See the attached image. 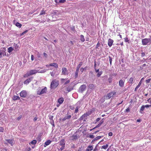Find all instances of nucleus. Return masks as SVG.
I'll list each match as a JSON object with an SVG mask.
<instances>
[{"mask_svg": "<svg viewBox=\"0 0 151 151\" xmlns=\"http://www.w3.org/2000/svg\"><path fill=\"white\" fill-rule=\"evenodd\" d=\"M0 51L1 52H2V54L3 55V56L6 55V52L4 50H0Z\"/></svg>", "mask_w": 151, "mask_h": 151, "instance_id": "72a5a7b5", "label": "nucleus"}, {"mask_svg": "<svg viewBox=\"0 0 151 151\" xmlns=\"http://www.w3.org/2000/svg\"><path fill=\"white\" fill-rule=\"evenodd\" d=\"M39 72L37 70H30L29 72V73L30 75L35 74L36 73Z\"/></svg>", "mask_w": 151, "mask_h": 151, "instance_id": "9d476101", "label": "nucleus"}, {"mask_svg": "<svg viewBox=\"0 0 151 151\" xmlns=\"http://www.w3.org/2000/svg\"><path fill=\"white\" fill-rule=\"evenodd\" d=\"M112 78H109L108 79V81L109 83H111V82L112 81Z\"/></svg>", "mask_w": 151, "mask_h": 151, "instance_id": "49530a36", "label": "nucleus"}, {"mask_svg": "<svg viewBox=\"0 0 151 151\" xmlns=\"http://www.w3.org/2000/svg\"><path fill=\"white\" fill-rule=\"evenodd\" d=\"M51 141L50 140H48L45 142V144L46 145V146H47L49 145Z\"/></svg>", "mask_w": 151, "mask_h": 151, "instance_id": "c756f323", "label": "nucleus"}, {"mask_svg": "<svg viewBox=\"0 0 151 151\" xmlns=\"http://www.w3.org/2000/svg\"><path fill=\"white\" fill-rule=\"evenodd\" d=\"M86 151H91V150H90V149L88 147H87V149L86 150Z\"/></svg>", "mask_w": 151, "mask_h": 151, "instance_id": "774afa93", "label": "nucleus"}, {"mask_svg": "<svg viewBox=\"0 0 151 151\" xmlns=\"http://www.w3.org/2000/svg\"><path fill=\"white\" fill-rule=\"evenodd\" d=\"M50 66H54L56 68H57L58 67V64L56 63H51L49 65Z\"/></svg>", "mask_w": 151, "mask_h": 151, "instance_id": "2eb2a0df", "label": "nucleus"}, {"mask_svg": "<svg viewBox=\"0 0 151 151\" xmlns=\"http://www.w3.org/2000/svg\"><path fill=\"white\" fill-rule=\"evenodd\" d=\"M79 70L76 69L75 73V78H77L78 77V74L79 72Z\"/></svg>", "mask_w": 151, "mask_h": 151, "instance_id": "a878e982", "label": "nucleus"}, {"mask_svg": "<svg viewBox=\"0 0 151 151\" xmlns=\"http://www.w3.org/2000/svg\"><path fill=\"white\" fill-rule=\"evenodd\" d=\"M142 83V82L141 81H140L139 83L138 84V85L137 86L139 88V87L140 86V85H141Z\"/></svg>", "mask_w": 151, "mask_h": 151, "instance_id": "6e6d98bb", "label": "nucleus"}, {"mask_svg": "<svg viewBox=\"0 0 151 151\" xmlns=\"http://www.w3.org/2000/svg\"><path fill=\"white\" fill-rule=\"evenodd\" d=\"M102 72L101 71L98 72L97 74V76L98 77H99L102 74Z\"/></svg>", "mask_w": 151, "mask_h": 151, "instance_id": "473e14b6", "label": "nucleus"}, {"mask_svg": "<svg viewBox=\"0 0 151 151\" xmlns=\"http://www.w3.org/2000/svg\"><path fill=\"white\" fill-rule=\"evenodd\" d=\"M150 80H151V79H150V78L149 79L146 80V83H149Z\"/></svg>", "mask_w": 151, "mask_h": 151, "instance_id": "e2e57ef3", "label": "nucleus"}, {"mask_svg": "<svg viewBox=\"0 0 151 151\" xmlns=\"http://www.w3.org/2000/svg\"><path fill=\"white\" fill-rule=\"evenodd\" d=\"M20 95L21 97L25 98L27 96V93L26 91L23 90L20 92Z\"/></svg>", "mask_w": 151, "mask_h": 151, "instance_id": "6e6552de", "label": "nucleus"}, {"mask_svg": "<svg viewBox=\"0 0 151 151\" xmlns=\"http://www.w3.org/2000/svg\"><path fill=\"white\" fill-rule=\"evenodd\" d=\"M58 11L57 10H55L53 11L50 14V15H51L52 17V19L51 20V21H55V19H54L55 17V15H58Z\"/></svg>", "mask_w": 151, "mask_h": 151, "instance_id": "20e7f679", "label": "nucleus"}, {"mask_svg": "<svg viewBox=\"0 0 151 151\" xmlns=\"http://www.w3.org/2000/svg\"><path fill=\"white\" fill-rule=\"evenodd\" d=\"M60 145L62 146H65V143L64 139H62L60 141Z\"/></svg>", "mask_w": 151, "mask_h": 151, "instance_id": "f3484780", "label": "nucleus"}, {"mask_svg": "<svg viewBox=\"0 0 151 151\" xmlns=\"http://www.w3.org/2000/svg\"><path fill=\"white\" fill-rule=\"evenodd\" d=\"M45 12H46L44 10V9L43 10H42L41 11L39 15H43V14H45Z\"/></svg>", "mask_w": 151, "mask_h": 151, "instance_id": "7c9ffc66", "label": "nucleus"}, {"mask_svg": "<svg viewBox=\"0 0 151 151\" xmlns=\"http://www.w3.org/2000/svg\"><path fill=\"white\" fill-rule=\"evenodd\" d=\"M108 147V144H106V145H103L102 146V148L104 149H106Z\"/></svg>", "mask_w": 151, "mask_h": 151, "instance_id": "4c0bfd02", "label": "nucleus"}, {"mask_svg": "<svg viewBox=\"0 0 151 151\" xmlns=\"http://www.w3.org/2000/svg\"><path fill=\"white\" fill-rule=\"evenodd\" d=\"M62 73L64 75H68L69 74V72L65 67H63L62 68Z\"/></svg>", "mask_w": 151, "mask_h": 151, "instance_id": "0eeeda50", "label": "nucleus"}, {"mask_svg": "<svg viewBox=\"0 0 151 151\" xmlns=\"http://www.w3.org/2000/svg\"><path fill=\"white\" fill-rule=\"evenodd\" d=\"M133 79L132 78H131L129 80V83H132Z\"/></svg>", "mask_w": 151, "mask_h": 151, "instance_id": "58836bf2", "label": "nucleus"}, {"mask_svg": "<svg viewBox=\"0 0 151 151\" xmlns=\"http://www.w3.org/2000/svg\"><path fill=\"white\" fill-rule=\"evenodd\" d=\"M36 54L38 58H40V57L41 55L39 52H37Z\"/></svg>", "mask_w": 151, "mask_h": 151, "instance_id": "37998d69", "label": "nucleus"}, {"mask_svg": "<svg viewBox=\"0 0 151 151\" xmlns=\"http://www.w3.org/2000/svg\"><path fill=\"white\" fill-rule=\"evenodd\" d=\"M65 1V0H60L59 1V3H64Z\"/></svg>", "mask_w": 151, "mask_h": 151, "instance_id": "a18cd8bd", "label": "nucleus"}, {"mask_svg": "<svg viewBox=\"0 0 151 151\" xmlns=\"http://www.w3.org/2000/svg\"><path fill=\"white\" fill-rule=\"evenodd\" d=\"M71 29L72 30L74 31L75 30V27L74 26H72L71 27Z\"/></svg>", "mask_w": 151, "mask_h": 151, "instance_id": "864d4df0", "label": "nucleus"}, {"mask_svg": "<svg viewBox=\"0 0 151 151\" xmlns=\"http://www.w3.org/2000/svg\"><path fill=\"white\" fill-rule=\"evenodd\" d=\"M43 55L45 58L47 57V54L45 52H44L43 53Z\"/></svg>", "mask_w": 151, "mask_h": 151, "instance_id": "69168bd1", "label": "nucleus"}, {"mask_svg": "<svg viewBox=\"0 0 151 151\" xmlns=\"http://www.w3.org/2000/svg\"><path fill=\"white\" fill-rule=\"evenodd\" d=\"M145 55V54L144 52H142L141 53V56L142 57Z\"/></svg>", "mask_w": 151, "mask_h": 151, "instance_id": "680f3d73", "label": "nucleus"}, {"mask_svg": "<svg viewBox=\"0 0 151 151\" xmlns=\"http://www.w3.org/2000/svg\"><path fill=\"white\" fill-rule=\"evenodd\" d=\"M55 72H54L53 71L52 72H50V73L51 76L52 77L54 76H55Z\"/></svg>", "mask_w": 151, "mask_h": 151, "instance_id": "c03bdc74", "label": "nucleus"}, {"mask_svg": "<svg viewBox=\"0 0 151 151\" xmlns=\"http://www.w3.org/2000/svg\"><path fill=\"white\" fill-rule=\"evenodd\" d=\"M16 25L17 27H19V28H20L21 27V26H22V24L19 23L18 22H17L16 24Z\"/></svg>", "mask_w": 151, "mask_h": 151, "instance_id": "f704fd0d", "label": "nucleus"}, {"mask_svg": "<svg viewBox=\"0 0 151 151\" xmlns=\"http://www.w3.org/2000/svg\"><path fill=\"white\" fill-rule=\"evenodd\" d=\"M88 147H89L91 151L93 150V147L92 146L89 145L88 146Z\"/></svg>", "mask_w": 151, "mask_h": 151, "instance_id": "8fccbe9b", "label": "nucleus"}, {"mask_svg": "<svg viewBox=\"0 0 151 151\" xmlns=\"http://www.w3.org/2000/svg\"><path fill=\"white\" fill-rule=\"evenodd\" d=\"M37 141L35 140H34L32 141L30 143H29V144H32V145H35L37 143Z\"/></svg>", "mask_w": 151, "mask_h": 151, "instance_id": "c85d7f7f", "label": "nucleus"}, {"mask_svg": "<svg viewBox=\"0 0 151 151\" xmlns=\"http://www.w3.org/2000/svg\"><path fill=\"white\" fill-rule=\"evenodd\" d=\"M59 84V81L56 80H53L52 82L50 88L51 89L55 88L58 86Z\"/></svg>", "mask_w": 151, "mask_h": 151, "instance_id": "f03ea898", "label": "nucleus"}, {"mask_svg": "<svg viewBox=\"0 0 151 151\" xmlns=\"http://www.w3.org/2000/svg\"><path fill=\"white\" fill-rule=\"evenodd\" d=\"M53 116H49V119L51 121H52V122H53L54 120H53Z\"/></svg>", "mask_w": 151, "mask_h": 151, "instance_id": "a19ab883", "label": "nucleus"}, {"mask_svg": "<svg viewBox=\"0 0 151 151\" xmlns=\"http://www.w3.org/2000/svg\"><path fill=\"white\" fill-rule=\"evenodd\" d=\"M145 108L144 105L142 106L140 109L139 112L141 113H142V111L144 110Z\"/></svg>", "mask_w": 151, "mask_h": 151, "instance_id": "393cba45", "label": "nucleus"}, {"mask_svg": "<svg viewBox=\"0 0 151 151\" xmlns=\"http://www.w3.org/2000/svg\"><path fill=\"white\" fill-rule=\"evenodd\" d=\"M103 137V135L101 136H97L94 138V139L92 141V142H93L94 141L98 140V139H99L100 138H101L102 137Z\"/></svg>", "mask_w": 151, "mask_h": 151, "instance_id": "6ab92c4d", "label": "nucleus"}, {"mask_svg": "<svg viewBox=\"0 0 151 151\" xmlns=\"http://www.w3.org/2000/svg\"><path fill=\"white\" fill-rule=\"evenodd\" d=\"M108 135L109 136H111L113 135V133L111 132H110L109 133Z\"/></svg>", "mask_w": 151, "mask_h": 151, "instance_id": "0e129e2a", "label": "nucleus"}, {"mask_svg": "<svg viewBox=\"0 0 151 151\" xmlns=\"http://www.w3.org/2000/svg\"><path fill=\"white\" fill-rule=\"evenodd\" d=\"M37 119V115H36V116L34 118L33 120L34 121H36Z\"/></svg>", "mask_w": 151, "mask_h": 151, "instance_id": "13d9d810", "label": "nucleus"}, {"mask_svg": "<svg viewBox=\"0 0 151 151\" xmlns=\"http://www.w3.org/2000/svg\"><path fill=\"white\" fill-rule=\"evenodd\" d=\"M130 111V109L129 107H128L126 109V112H128Z\"/></svg>", "mask_w": 151, "mask_h": 151, "instance_id": "4d7b16f0", "label": "nucleus"}, {"mask_svg": "<svg viewBox=\"0 0 151 151\" xmlns=\"http://www.w3.org/2000/svg\"><path fill=\"white\" fill-rule=\"evenodd\" d=\"M109 61L110 62V66H111V64H112L111 63H112V58L111 57H110V56H109Z\"/></svg>", "mask_w": 151, "mask_h": 151, "instance_id": "2f4dec72", "label": "nucleus"}, {"mask_svg": "<svg viewBox=\"0 0 151 151\" xmlns=\"http://www.w3.org/2000/svg\"><path fill=\"white\" fill-rule=\"evenodd\" d=\"M7 142L9 144H10L11 145H13V141L12 139H7L6 140Z\"/></svg>", "mask_w": 151, "mask_h": 151, "instance_id": "b1692460", "label": "nucleus"}, {"mask_svg": "<svg viewBox=\"0 0 151 151\" xmlns=\"http://www.w3.org/2000/svg\"><path fill=\"white\" fill-rule=\"evenodd\" d=\"M73 89V87L71 86H68L66 88V90L68 92H70Z\"/></svg>", "mask_w": 151, "mask_h": 151, "instance_id": "dca6fc26", "label": "nucleus"}, {"mask_svg": "<svg viewBox=\"0 0 151 151\" xmlns=\"http://www.w3.org/2000/svg\"><path fill=\"white\" fill-rule=\"evenodd\" d=\"M42 87H39L37 89V94L39 95H41L44 93H46L47 92V88L46 87L44 88Z\"/></svg>", "mask_w": 151, "mask_h": 151, "instance_id": "f257e3e1", "label": "nucleus"}, {"mask_svg": "<svg viewBox=\"0 0 151 151\" xmlns=\"http://www.w3.org/2000/svg\"><path fill=\"white\" fill-rule=\"evenodd\" d=\"M151 42V40L149 38H145L142 40V43L143 45H146L149 43Z\"/></svg>", "mask_w": 151, "mask_h": 151, "instance_id": "7ed1b4c3", "label": "nucleus"}, {"mask_svg": "<svg viewBox=\"0 0 151 151\" xmlns=\"http://www.w3.org/2000/svg\"><path fill=\"white\" fill-rule=\"evenodd\" d=\"M88 87L91 89H94L95 86L93 84H90L88 85Z\"/></svg>", "mask_w": 151, "mask_h": 151, "instance_id": "bb28decb", "label": "nucleus"}, {"mask_svg": "<svg viewBox=\"0 0 151 151\" xmlns=\"http://www.w3.org/2000/svg\"><path fill=\"white\" fill-rule=\"evenodd\" d=\"M101 126V125L99 124L97 125H96L95 127H94L93 128L91 129L90 130V131H92L95 128H98L99 127Z\"/></svg>", "mask_w": 151, "mask_h": 151, "instance_id": "c9c22d12", "label": "nucleus"}, {"mask_svg": "<svg viewBox=\"0 0 151 151\" xmlns=\"http://www.w3.org/2000/svg\"><path fill=\"white\" fill-rule=\"evenodd\" d=\"M14 49L12 47H10L8 49V52L10 53Z\"/></svg>", "mask_w": 151, "mask_h": 151, "instance_id": "cd10ccee", "label": "nucleus"}, {"mask_svg": "<svg viewBox=\"0 0 151 151\" xmlns=\"http://www.w3.org/2000/svg\"><path fill=\"white\" fill-rule=\"evenodd\" d=\"M125 40V41L126 42H129V40L128 39V38L126 37L125 38H124Z\"/></svg>", "mask_w": 151, "mask_h": 151, "instance_id": "5fc2aeb1", "label": "nucleus"}, {"mask_svg": "<svg viewBox=\"0 0 151 151\" xmlns=\"http://www.w3.org/2000/svg\"><path fill=\"white\" fill-rule=\"evenodd\" d=\"M65 117H66V119H69L71 118V116L70 115H69L67 116H65Z\"/></svg>", "mask_w": 151, "mask_h": 151, "instance_id": "3c124183", "label": "nucleus"}, {"mask_svg": "<svg viewBox=\"0 0 151 151\" xmlns=\"http://www.w3.org/2000/svg\"><path fill=\"white\" fill-rule=\"evenodd\" d=\"M144 106L145 108H148L150 107H151V105H144Z\"/></svg>", "mask_w": 151, "mask_h": 151, "instance_id": "09e8293b", "label": "nucleus"}, {"mask_svg": "<svg viewBox=\"0 0 151 151\" xmlns=\"http://www.w3.org/2000/svg\"><path fill=\"white\" fill-rule=\"evenodd\" d=\"M33 77H31L27 79L24 82V84L27 85L28 84L33 80Z\"/></svg>", "mask_w": 151, "mask_h": 151, "instance_id": "1a4fd4ad", "label": "nucleus"}, {"mask_svg": "<svg viewBox=\"0 0 151 151\" xmlns=\"http://www.w3.org/2000/svg\"><path fill=\"white\" fill-rule=\"evenodd\" d=\"M70 82V81L69 80H68L64 84V85H66L68 83H69Z\"/></svg>", "mask_w": 151, "mask_h": 151, "instance_id": "052dcab7", "label": "nucleus"}, {"mask_svg": "<svg viewBox=\"0 0 151 151\" xmlns=\"http://www.w3.org/2000/svg\"><path fill=\"white\" fill-rule=\"evenodd\" d=\"M80 108V106H77L76 107V108L75 111L74 113H77L78 111V109Z\"/></svg>", "mask_w": 151, "mask_h": 151, "instance_id": "e433bc0d", "label": "nucleus"}, {"mask_svg": "<svg viewBox=\"0 0 151 151\" xmlns=\"http://www.w3.org/2000/svg\"><path fill=\"white\" fill-rule=\"evenodd\" d=\"M30 76V75H29V73H26V74H25L24 76V78L27 77L28 76Z\"/></svg>", "mask_w": 151, "mask_h": 151, "instance_id": "ea45409f", "label": "nucleus"}, {"mask_svg": "<svg viewBox=\"0 0 151 151\" xmlns=\"http://www.w3.org/2000/svg\"><path fill=\"white\" fill-rule=\"evenodd\" d=\"M70 108L72 110H73L74 109V107L73 106H70Z\"/></svg>", "mask_w": 151, "mask_h": 151, "instance_id": "bf43d9fd", "label": "nucleus"}, {"mask_svg": "<svg viewBox=\"0 0 151 151\" xmlns=\"http://www.w3.org/2000/svg\"><path fill=\"white\" fill-rule=\"evenodd\" d=\"M88 137L91 138H94V136L93 135H89Z\"/></svg>", "mask_w": 151, "mask_h": 151, "instance_id": "603ef678", "label": "nucleus"}, {"mask_svg": "<svg viewBox=\"0 0 151 151\" xmlns=\"http://www.w3.org/2000/svg\"><path fill=\"white\" fill-rule=\"evenodd\" d=\"M124 81L122 79L120 80L119 82V85L121 87H123L124 86Z\"/></svg>", "mask_w": 151, "mask_h": 151, "instance_id": "4468645a", "label": "nucleus"}, {"mask_svg": "<svg viewBox=\"0 0 151 151\" xmlns=\"http://www.w3.org/2000/svg\"><path fill=\"white\" fill-rule=\"evenodd\" d=\"M4 129L3 127H0V132H3Z\"/></svg>", "mask_w": 151, "mask_h": 151, "instance_id": "79ce46f5", "label": "nucleus"}, {"mask_svg": "<svg viewBox=\"0 0 151 151\" xmlns=\"http://www.w3.org/2000/svg\"><path fill=\"white\" fill-rule=\"evenodd\" d=\"M13 100L15 101L17 100H19L20 98L19 96H14L13 97Z\"/></svg>", "mask_w": 151, "mask_h": 151, "instance_id": "aec40b11", "label": "nucleus"}, {"mask_svg": "<svg viewBox=\"0 0 151 151\" xmlns=\"http://www.w3.org/2000/svg\"><path fill=\"white\" fill-rule=\"evenodd\" d=\"M83 63L82 62H81L78 65L76 69L79 70L80 67L82 65Z\"/></svg>", "mask_w": 151, "mask_h": 151, "instance_id": "5701e85b", "label": "nucleus"}, {"mask_svg": "<svg viewBox=\"0 0 151 151\" xmlns=\"http://www.w3.org/2000/svg\"><path fill=\"white\" fill-rule=\"evenodd\" d=\"M87 116L88 115L87 114H84L78 119V120L79 121H81L82 120H83L84 122H86L87 119Z\"/></svg>", "mask_w": 151, "mask_h": 151, "instance_id": "423d86ee", "label": "nucleus"}, {"mask_svg": "<svg viewBox=\"0 0 151 151\" xmlns=\"http://www.w3.org/2000/svg\"><path fill=\"white\" fill-rule=\"evenodd\" d=\"M100 45V44L99 43V42L96 45V48H98V47Z\"/></svg>", "mask_w": 151, "mask_h": 151, "instance_id": "de8ad7c7", "label": "nucleus"}, {"mask_svg": "<svg viewBox=\"0 0 151 151\" xmlns=\"http://www.w3.org/2000/svg\"><path fill=\"white\" fill-rule=\"evenodd\" d=\"M80 40L81 42H84L85 41V39L84 38V36L83 35H80Z\"/></svg>", "mask_w": 151, "mask_h": 151, "instance_id": "4be33fe9", "label": "nucleus"}, {"mask_svg": "<svg viewBox=\"0 0 151 151\" xmlns=\"http://www.w3.org/2000/svg\"><path fill=\"white\" fill-rule=\"evenodd\" d=\"M116 92L115 91L111 92L109 93H108L107 95V96L108 97L109 99L111 97H112L114 95L116 94Z\"/></svg>", "mask_w": 151, "mask_h": 151, "instance_id": "9b49d317", "label": "nucleus"}, {"mask_svg": "<svg viewBox=\"0 0 151 151\" xmlns=\"http://www.w3.org/2000/svg\"><path fill=\"white\" fill-rule=\"evenodd\" d=\"M22 117V115H20V116H19L18 118H17V120H19Z\"/></svg>", "mask_w": 151, "mask_h": 151, "instance_id": "338daca9", "label": "nucleus"}, {"mask_svg": "<svg viewBox=\"0 0 151 151\" xmlns=\"http://www.w3.org/2000/svg\"><path fill=\"white\" fill-rule=\"evenodd\" d=\"M88 68V67L87 66H86L85 68H80V70L81 72V73H83V72L84 70H87Z\"/></svg>", "mask_w": 151, "mask_h": 151, "instance_id": "412c9836", "label": "nucleus"}, {"mask_svg": "<svg viewBox=\"0 0 151 151\" xmlns=\"http://www.w3.org/2000/svg\"><path fill=\"white\" fill-rule=\"evenodd\" d=\"M78 137L77 134H74L72 136L70 137V139L72 140H74L75 139H78Z\"/></svg>", "mask_w": 151, "mask_h": 151, "instance_id": "f8f14e48", "label": "nucleus"}, {"mask_svg": "<svg viewBox=\"0 0 151 151\" xmlns=\"http://www.w3.org/2000/svg\"><path fill=\"white\" fill-rule=\"evenodd\" d=\"M63 101L64 99L62 97L60 98L58 100V102L60 104L63 103Z\"/></svg>", "mask_w": 151, "mask_h": 151, "instance_id": "a211bd4d", "label": "nucleus"}, {"mask_svg": "<svg viewBox=\"0 0 151 151\" xmlns=\"http://www.w3.org/2000/svg\"><path fill=\"white\" fill-rule=\"evenodd\" d=\"M113 42H114L113 40L111 39H109L108 40V45L110 47H111L112 46Z\"/></svg>", "mask_w": 151, "mask_h": 151, "instance_id": "ddd939ff", "label": "nucleus"}, {"mask_svg": "<svg viewBox=\"0 0 151 151\" xmlns=\"http://www.w3.org/2000/svg\"><path fill=\"white\" fill-rule=\"evenodd\" d=\"M86 88V86L85 85L83 84L81 85L79 88L78 91L81 93H82L85 91Z\"/></svg>", "mask_w": 151, "mask_h": 151, "instance_id": "39448f33", "label": "nucleus"}]
</instances>
